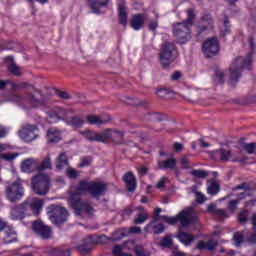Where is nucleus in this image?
<instances>
[{"label": "nucleus", "mask_w": 256, "mask_h": 256, "mask_svg": "<svg viewBox=\"0 0 256 256\" xmlns=\"http://www.w3.org/2000/svg\"><path fill=\"white\" fill-rule=\"evenodd\" d=\"M105 191H107V185L101 182H87L82 180L79 185L70 187L68 205L74 209L75 214L79 217H84V215L91 217L95 213V210L88 203L83 202L79 196L90 193L92 197H101V195H105Z\"/></svg>", "instance_id": "1"}, {"label": "nucleus", "mask_w": 256, "mask_h": 256, "mask_svg": "<svg viewBox=\"0 0 256 256\" xmlns=\"http://www.w3.org/2000/svg\"><path fill=\"white\" fill-rule=\"evenodd\" d=\"M7 101H12L20 107H46V109H51V103L43 97L41 90L32 87V91L27 93L26 97L19 96L16 94H11Z\"/></svg>", "instance_id": "2"}, {"label": "nucleus", "mask_w": 256, "mask_h": 256, "mask_svg": "<svg viewBox=\"0 0 256 256\" xmlns=\"http://www.w3.org/2000/svg\"><path fill=\"white\" fill-rule=\"evenodd\" d=\"M188 19L186 22H179L174 24L173 35L177 43L185 45L187 41L191 40V25L195 20V12L193 10L187 11Z\"/></svg>", "instance_id": "3"}, {"label": "nucleus", "mask_w": 256, "mask_h": 256, "mask_svg": "<svg viewBox=\"0 0 256 256\" xmlns=\"http://www.w3.org/2000/svg\"><path fill=\"white\" fill-rule=\"evenodd\" d=\"M160 219L166 221L168 225H177V223H180L181 227H189V225H195L199 221L193 208H185L176 216H160Z\"/></svg>", "instance_id": "4"}, {"label": "nucleus", "mask_w": 256, "mask_h": 256, "mask_svg": "<svg viewBox=\"0 0 256 256\" xmlns=\"http://www.w3.org/2000/svg\"><path fill=\"white\" fill-rule=\"evenodd\" d=\"M251 65H253V54H249L247 58L237 57L233 60L230 66V81L233 85L241 79V73L243 69H251Z\"/></svg>", "instance_id": "5"}, {"label": "nucleus", "mask_w": 256, "mask_h": 256, "mask_svg": "<svg viewBox=\"0 0 256 256\" xmlns=\"http://www.w3.org/2000/svg\"><path fill=\"white\" fill-rule=\"evenodd\" d=\"M51 189V178L47 174H38L32 178V191L41 197L47 195Z\"/></svg>", "instance_id": "6"}, {"label": "nucleus", "mask_w": 256, "mask_h": 256, "mask_svg": "<svg viewBox=\"0 0 256 256\" xmlns=\"http://www.w3.org/2000/svg\"><path fill=\"white\" fill-rule=\"evenodd\" d=\"M75 113L73 108H61L56 106L52 108L50 111L46 112L48 123H57V121H65V123H69V117Z\"/></svg>", "instance_id": "7"}, {"label": "nucleus", "mask_w": 256, "mask_h": 256, "mask_svg": "<svg viewBox=\"0 0 256 256\" xmlns=\"http://www.w3.org/2000/svg\"><path fill=\"white\" fill-rule=\"evenodd\" d=\"M6 197L8 201H11V203L20 201V199H23V197H25V188H23V184L21 183V180L12 182L7 186Z\"/></svg>", "instance_id": "8"}, {"label": "nucleus", "mask_w": 256, "mask_h": 256, "mask_svg": "<svg viewBox=\"0 0 256 256\" xmlns=\"http://www.w3.org/2000/svg\"><path fill=\"white\" fill-rule=\"evenodd\" d=\"M175 44L166 43L162 48V52L160 53V63L162 67L167 68L169 65L175 61Z\"/></svg>", "instance_id": "9"}, {"label": "nucleus", "mask_w": 256, "mask_h": 256, "mask_svg": "<svg viewBox=\"0 0 256 256\" xmlns=\"http://www.w3.org/2000/svg\"><path fill=\"white\" fill-rule=\"evenodd\" d=\"M65 168H66V175L70 179H77V177H79L80 172L69 167V160L67 158V154L61 153L57 158L56 169H58V171H61V169H65Z\"/></svg>", "instance_id": "10"}, {"label": "nucleus", "mask_w": 256, "mask_h": 256, "mask_svg": "<svg viewBox=\"0 0 256 256\" xmlns=\"http://www.w3.org/2000/svg\"><path fill=\"white\" fill-rule=\"evenodd\" d=\"M26 213L31 211V215H39L43 209V200L39 198H28L23 204Z\"/></svg>", "instance_id": "11"}, {"label": "nucleus", "mask_w": 256, "mask_h": 256, "mask_svg": "<svg viewBox=\"0 0 256 256\" xmlns=\"http://www.w3.org/2000/svg\"><path fill=\"white\" fill-rule=\"evenodd\" d=\"M53 215L50 216V221L55 223V225H61V223H65L67 221V217H69V212L65 207L61 206H52Z\"/></svg>", "instance_id": "12"}, {"label": "nucleus", "mask_w": 256, "mask_h": 256, "mask_svg": "<svg viewBox=\"0 0 256 256\" xmlns=\"http://www.w3.org/2000/svg\"><path fill=\"white\" fill-rule=\"evenodd\" d=\"M202 51L205 57H213L219 53V41L217 38H210L203 43Z\"/></svg>", "instance_id": "13"}, {"label": "nucleus", "mask_w": 256, "mask_h": 256, "mask_svg": "<svg viewBox=\"0 0 256 256\" xmlns=\"http://www.w3.org/2000/svg\"><path fill=\"white\" fill-rule=\"evenodd\" d=\"M32 229L36 235L42 239H51V228L42 222L36 221L32 224Z\"/></svg>", "instance_id": "14"}, {"label": "nucleus", "mask_w": 256, "mask_h": 256, "mask_svg": "<svg viewBox=\"0 0 256 256\" xmlns=\"http://www.w3.org/2000/svg\"><path fill=\"white\" fill-rule=\"evenodd\" d=\"M19 137L23 141H35L37 137V129L34 126L26 125L19 131Z\"/></svg>", "instance_id": "15"}, {"label": "nucleus", "mask_w": 256, "mask_h": 256, "mask_svg": "<svg viewBox=\"0 0 256 256\" xmlns=\"http://www.w3.org/2000/svg\"><path fill=\"white\" fill-rule=\"evenodd\" d=\"M161 216H155L153 220L145 227L146 233H154V235H161L165 231V226L159 223Z\"/></svg>", "instance_id": "16"}, {"label": "nucleus", "mask_w": 256, "mask_h": 256, "mask_svg": "<svg viewBox=\"0 0 256 256\" xmlns=\"http://www.w3.org/2000/svg\"><path fill=\"white\" fill-rule=\"evenodd\" d=\"M21 169L24 173H33L39 171V160L29 158L22 162Z\"/></svg>", "instance_id": "17"}, {"label": "nucleus", "mask_w": 256, "mask_h": 256, "mask_svg": "<svg viewBox=\"0 0 256 256\" xmlns=\"http://www.w3.org/2000/svg\"><path fill=\"white\" fill-rule=\"evenodd\" d=\"M27 215H31V213L25 210V206L23 204L12 208L10 213V217L13 221H19L21 219H25V216Z\"/></svg>", "instance_id": "18"}, {"label": "nucleus", "mask_w": 256, "mask_h": 256, "mask_svg": "<svg viewBox=\"0 0 256 256\" xmlns=\"http://www.w3.org/2000/svg\"><path fill=\"white\" fill-rule=\"evenodd\" d=\"M111 121L110 115H102V116H95V115H88L87 116V123L89 125H106Z\"/></svg>", "instance_id": "19"}, {"label": "nucleus", "mask_w": 256, "mask_h": 256, "mask_svg": "<svg viewBox=\"0 0 256 256\" xmlns=\"http://www.w3.org/2000/svg\"><path fill=\"white\" fill-rule=\"evenodd\" d=\"M46 137L48 143H59V141H61V130L57 128H49Z\"/></svg>", "instance_id": "20"}, {"label": "nucleus", "mask_w": 256, "mask_h": 256, "mask_svg": "<svg viewBox=\"0 0 256 256\" xmlns=\"http://www.w3.org/2000/svg\"><path fill=\"white\" fill-rule=\"evenodd\" d=\"M117 4L120 23H122V25H127V8L125 7V0H117Z\"/></svg>", "instance_id": "21"}, {"label": "nucleus", "mask_w": 256, "mask_h": 256, "mask_svg": "<svg viewBox=\"0 0 256 256\" xmlns=\"http://www.w3.org/2000/svg\"><path fill=\"white\" fill-rule=\"evenodd\" d=\"M124 182L126 183L128 191H135L137 189V179H135V175H133V173H126L124 175Z\"/></svg>", "instance_id": "22"}, {"label": "nucleus", "mask_w": 256, "mask_h": 256, "mask_svg": "<svg viewBox=\"0 0 256 256\" xmlns=\"http://www.w3.org/2000/svg\"><path fill=\"white\" fill-rule=\"evenodd\" d=\"M130 25L132 29H134V31H140L143 25H145V15L143 14L134 15Z\"/></svg>", "instance_id": "23"}, {"label": "nucleus", "mask_w": 256, "mask_h": 256, "mask_svg": "<svg viewBox=\"0 0 256 256\" xmlns=\"http://www.w3.org/2000/svg\"><path fill=\"white\" fill-rule=\"evenodd\" d=\"M92 13H100L101 8L107 6L109 0H88Z\"/></svg>", "instance_id": "24"}, {"label": "nucleus", "mask_w": 256, "mask_h": 256, "mask_svg": "<svg viewBox=\"0 0 256 256\" xmlns=\"http://www.w3.org/2000/svg\"><path fill=\"white\" fill-rule=\"evenodd\" d=\"M217 248V240L210 239L207 242L200 241L197 245V249L203 250L207 249L208 251H213Z\"/></svg>", "instance_id": "25"}, {"label": "nucleus", "mask_w": 256, "mask_h": 256, "mask_svg": "<svg viewBox=\"0 0 256 256\" xmlns=\"http://www.w3.org/2000/svg\"><path fill=\"white\" fill-rule=\"evenodd\" d=\"M5 63L8 64V71H10L12 75H21V70L19 69L15 61H13L12 56H8L7 58H5Z\"/></svg>", "instance_id": "26"}, {"label": "nucleus", "mask_w": 256, "mask_h": 256, "mask_svg": "<svg viewBox=\"0 0 256 256\" xmlns=\"http://www.w3.org/2000/svg\"><path fill=\"white\" fill-rule=\"evenodd\" d=\"M177 239L178 241H180V243H182V245H185L186 247H188V245H191V243L195 241V238L193 236H191L189 233L184 232H179V234L177 235Z\"/></svg>", "instance_id": "27"}, {"label": "nucleus", "mask_w": 256, "mask_h": 256, "mask_svg": "<svg viewBox=\"0 0 256 256\" xmlns=\"http://www.w3.org/2000/svg\"><path fill=\"white\" fill-rule=\"evenodd\" d=\"M81 135H84L85 139H87V141H95L97 143H101V139H100V132H95V131H83L80 132Z\"/></svg>", "instance_id": "28"}, {"label": "nucleus", "mask_w": 256, "mask_h": 256, "mask_svg": "<svg viewBox=\"0 0 256 256\" xmlns=\"http://www.w3.org/2000/svg\"><path fill=\"white\" fill-rule=\"evenodd\" d=\"M176 166H177V160L175 158H169L166 161L158 162L159 169H175Z\"/></svg>", "instance_id": "29"}, {"label": "nucleus", "mask_w": 256, "mask_h": 256, "mask_svg": "<svg viewBox=\"0 0 256 256\" xmlns=\"http://www.w3.org/2000/svg\"><path fill=\"white\" fill-rule=\"evenodd\" d=\"M220 188L219 184L215 180H209L207 183V193L208 195H217L219 193Z\"/></svg>", "instance_id": "30"}, {"label": "nucleus", "mask_w": 256, "mask_h": 256, "mask_svg": "<svg viewBox=\"0 0 256 256\" xmlns=\"http://www.w3.org/2000/svg\"><path fill=\"white\" fill-rule=\"evenodd\" d=\"M100 133V143H105L106 141H113V136L116 133L113 132V129H106Z\"/></svg>", "instance_id": "31"}, {"label": "nucleus", "mask_w": 256, "mask_h": 256, "mask_svg": "<svg viewBox=\"0 0 256 256\" xmlns=\"http://www.w3.org/2000/svg\"><path fill=\"white\" fill-rule=\"evenodd\" d=\"M123 237H127V228L116 230L110 237V241H121Z\"/></svg>", "instance_id": "32"}, {"label": "nucleus", "mask_w": 256, "mask_h": 256, "mask_svg": "<svg viewBox=\"0 0 256 256\" xmlns=\"http://www.w3.org/2000/svg\"><path fill=\"white\" fill-rule=\"evenodd\" d=\"M158 245L163 249H171V247H173V239L171 236L167 235L161 239V242Z\"/></svg>", "instance_id": "33"}, {"label": "nucleus", "mask_w": 256, "mask_h": 256, "mask_svg": "<svg viewBox=\"0 0 256 256\" xmlns=\"http://www.w3.org/2000/svg\"><path fill=\"white\" fill-rule=\"evenodd\" d=\"M66 123L71 127H83V124L85 123V121H83V118L79 116H74L70 121L68 120V122Z\"/></svg>", "instance_id": "34"}, {"label": "nucleus", "mask_w": 256, "mask_h": 256, "mask_svg": "<svg viewBox=\"0 0 256 256\" xmlns=\"http://www.w3.org/2000/svg\"><path fill=\"white\" fill-rule=\"evenodd\" d=\"M216 157H219L220 161L225 163V161L229 160V157H231V152L229 150H219L216 152Z\"/></svg>", "instance_id": "35"}, {"label": "nucleus", "mask_w": 256, "mask_h": 256, "mask_svg": "<svg viewBox=\"0 0 256 256\" xmlns=\"http://www.w3.org/2000/svg\"><path fill=\"white\" fill-rule=\"evenodd\" d=\"M91 243H93V241H91V236H89L88 242L77 246V250L80 251V253H89V251H91Z\"/></svg>", "instance_id": "36"}, {"label": "nucleus", "mask_w": 256, "mask_h": 256, "mask_svg": "<svg viewBox=\"0 0 256 256\" xmlns=\"http://www.w3.org/2000/svg\"><path fill=\"white\" fill-rule=\"evenodd\" d=\"M50 95H56V97H60L61 99H69L68 92H59L55 88H50L49 90Z\"/></svg>", "instance_id": "37"}, {"label": "nucleus", "mask_w": 256, "mask_h": 256, "mask_svg": "<svg viewBox=\"0 0 256 256\" xmlns=\"http://www.w3.org/2000/svg\"><path fill=\"white\" fill-rule=\"evenodd\" d=\"M147 219H149V216L146 213H140L136 215L134 223H136V225H143Z\"/></svg>", "instance_id": "38"}, {"label": "nucleus", "mask_w": 256, "mask_h": 256, "mask_svg": "<svg viewBox=\"0 0 256 256\" xmlns=\"http://www.w3.org/2000/svg\"><path fill=\"white\" fill-rule=\"evenodd\" d=\"M243 237H245V232H237L234 234V245L235 247H240L243 243Z\"/></svg>", "instance_id": "39"}, {"label": "nucleus", "mask_w": 256, "mask_h": 256, "mask_svg": "<svg viewBox=\"0 0 256 256\" xmlns=\"http://www.w3.org/2000/svg\"><path fill=\"white\" fill-rule=\"evenodd\" d=\"M45 169H51V160L49 158L39 162L38 171H43Z\"/></svg>", "instance_id": "40"}, {"label": "nucleus", "mask_w": 256, "mask_h": 256, "mask_svg": "<svg viewBox=\"0 0 256 256\" xmlns=\"http://www.w3.org/2000/svg\"><path fill=\"white\" fill-rule=\"evenodd\" d=\"M231 28L229 27V20L224 19L223 26L220 28V33L225 37V35H228L230 33Z\"/></svg>", "instance_id": "41"}, {"label": "nucleus", "mask_w": 256, "mask_h": 256, "mask_svg": "<svg viewBox=\"0 0 256 256\" xmlns=\"http://www.w3.org/2000/svg\"><path fill=\"white\" fill-rule=\"evenodd\" d=\"M134 253H136V256H151L149 251L145 250L143 246H136Z\"/></svg>", "instance_id": "42"}, {"label": "nucleus", "mask_w": 256, "mask_h": 256, "mask_svg": "<svg viewBox=\"0 0 256 256\" xmlns=\"http://www.w3.org/2000/svg\"><path fill=\"white\" fill-rule=\"evenodd\" d=\"M190 175L197 177V179H205V177H207V172L204 170H192Z\"/></svg>", "instance_id": "43"}, {"label": "nucleus", "mask_w": 256, "mask_h": 256, "mask_svg": "<svg viewBox=\"0 0 256 256\" xmlns=\"http://www.w3.org/2000/svg\"><path fill=\"white\" fill-rule=\"evenodd\" d=\"M124 251H135V247H137V245H135V241H127L122 245Z\"/></svg>", "instance_id": "44"}, {"label": "nucleus", "mask_w": 256, "mask_h": 256, "mask_svg": "<svg viewBox=\"0 0 256 256\" xmlns=\"http://www.w3.org/2000/svg\"><path fill=\"white\" fill-rule=\"evenodd\" d=\"M215 215L218 217V219H227L229 217V213L227 212V210L223 209L215 210Z\"/></svg>", "instance_id": "45"}, {"label": "nucleus", "mask_w": 256, "mask_h": 256, "mask_svg": "<svg viewBox=\"0 0 256 256\" xmlns=\"http://www.w3.org/2000/svg\"><path fill=\"white\" fill-rule=\"evenodd\" d=\"M225 80V73L223 72V70H217L215 73V81L216 83H223V81Z\"/></svg>", "instance_id": "46"}, {"label": "nucleus", "mask_w": 256, "mask_h": 256, "mask_svg": "<svg viewBox=\"0 0 256 256\" xmlns=\"http://www.w3.org/2000/svg\"><path fill=\"white\" fill-rule=\"evenodd\" d=\"M244 149L246 153L249 155H253V153H256V144L255 143H248L244 146Z\"/></svg>", "instance_id": "47"}, {"label": "nucleus", "mask_w": 256, "mask_h": 256, "mask_svg": "<svg viewBox=\"0 0 256 256\" xmlns=\"http://www.w3.org/2000/svg\"><path fill=\"white\" fill-rule=\"evenodd\" d=\"M17 157H19V154L15 153V154H1L0 158L3 159L4 161H13L14 159H17Z\"/></svg>", "instance_id": "48"}, {"label": "nucleus", "mask_w": 256, "mask_h": 256, "mask_svg": "<svg viewBox=\"0 0 256 256\" xmlns=\"http://www.w3.org/2000/svg\"><path fill=\"white\" fill-rule=\"evenodd\" d=\"M141 233V227L133 226L131 228H127V235H139Z\"/></svg>", "instance_id": "49"}, {"label": "nucleus", "mask_w": 256, "mask_h": 256, "mask_svg": "<svg viewBox=\"0 0 256 256\" xmlns=\"http://www.w3.org/2000/svg\"><path fill=\"white\" fill-rule=\"evenodd\" d=\"M195 196H196V201L197 203H205L207 201V198L205 197V195L199 191H195Z\"/></svg>", "instance_id": "50"}, {"label": "nucleus", "mask_w": 256, "mask_h": 256, "mask_svg": "<svg viewBox=\"0 0 256 256\" xmlns=\"http://www.w3.org/2000/svg\"><path fill=\"white\" fill-rule=\"evenodd\" d=\"M237 205H239V200H232L229 202L228 209L231 213H234L237 210Z\"/></svg>", "instance_id": "51"}, {"label": "nucleus", "mask_w": 256, "mask_h": 256, "mask_svg": "<svg viewBox=\"0 0 256 256\" xmlns=\"http://www.w3.org/2000/svg\"><path fill=\"white\" fill-rule=\"evenodd\" d=\"M55 255L58 256H71V250L66 249V250H61V249H57L55 250Z\"/></svg>", "instance_id": "52"}, {"label": "nucleus", "mask_w": 256, "mask_h": 256, "mask_svg": "<svg viewBox=\"0 0 256 256\" xmlns=\"http://www.w3.org/2000/svg\"><path fill=\"white\" fill-rule=\"evenodd\" d=\"M123 251H125L123 246H115L112 250V253L113 255L121 256L123 254Z\"/></svg>", "instance_id": "53"}, {"label": "nucleus", "mask_w": 256, "mask_h": 256, "mask_svg": "<svg viewBox=\"0 0 256 256\" xmlns=\"http://www.w3.org/2000/svg\"><path fill=\"white\" fill-rule=\"evenodd\" d=\"M247 215H248V212L246 210H243L242 212H240L238 215L239 223H245V221H247Z\"/></svg>", "instance_id": "54"}, {"label": "nucleus", "mask_w": 256, "mask_h": 256, "mask_svg": "<svg viewBox=\"0 0 256 256\" xmlns=\"http://www.w3.org/2000/svg\"><path fill=\"white\" fill-rule=\"evenodd\" d=\"M114 134L112 136V141H121V139H123V132L118 131V130H113Z\"/></svg>", "instance_id": "55"}, {"label": "nucleus", "mask_w": 256, "mask_h": 256, "mask_svg": "<svg viewBox=\"0 0 256 256\" xmlns=\"http://www.w3.org/2000/svg\"><path fill=\"white\" fill-rule=\"evenodd\" d=\"M167 177L163 176L157 183L156 187L157 189H163L165 188V185L167 184Z\"/></svg>", "instance_id": "56"}, {"label": "nucleus", "mask_w": 256, "mask_h": 256, "mask_svg": "<svg viewBox=\"0 0 256 256\" xmlns=\"http://www.w3.org/2000/svg\"><path fill=\"white\" fill-rule=\"evenodd\" d=\"M239 189H242L243 192L241 193V195H249V190H247V184H241V185H238L236 186L235 190H239Z\"/></svg>", "instance_id": "57"}, {"label": "nucleus", "mask_w": 256, "mask_h": 256, "mask_svg": "<svg viewBox=\"0 0 256 256\" xmlns=\"http://www.w3.org/2000/svg\"><path fill=\"white\" fill-rule=\"evenodd\" d=\"M180 163L184 167V169H189V158L187 156H183L180 159Z\"/></svg>", "instance_id": "58"}, {"label": "nucleus", "mask_w": 256, "mask_h": 256, "mask_svg": "<svg viewBox=\"0 0 256 256\" xmlns=\"http://www.w3.org/2000/svg\"><path fill=\"white\" fill-rule=\"evenodd\" d=\"M10 149H13L11 144L0 143V153H3V151H10Z\"/></svg>", "instance_id": "59"}, {"label": "nucleus", "mask_w": 256, "mask_h": 256, "mask_svg": "<svg viewBox=\"0 0 256 256\" xmlns=\"http://www.w3.org/2000/svg\"><path fill=\"white\" fill-rule=\"evenodd\" d=\"M91 164L90 158H83L81 163L79 164V167H87Z\"/></svg>", "instance_id": "60"}, {"label": "nucleus", "mask_w": 256, "mask_h": 256, "mask_svg": "<svg viewBox=\"0 0 256 256\" xmlns=\"http://www.w3.org/2000/svg\"><path fill=\"white\" fill-rule=\"evenodd\" d=\"M156 94L158 95V97H160L161 99H165L166 95H167V90L165 89H159L157 90Z\"/></svg>", "instance_id": "61"}, {"label": "nucleus", "mask_w": 256, "mask_h": 256, "mask_svg": "<svg viewBox=\"0 0 256 256\" xmlns=\"http://www.w3.org/2000/svg\"><path fill=\"white\" fill-rule=\"evenodd\" d=\"M173 149L174 151L176 152H179V151H183V144L179 143V142H175L173 144Z\"/></svg>", "instance_id": "62"}, {"label": "nucleus", "mask_w": 256, "mask_h": 256, "mask_svg": "<svg viewBox=\"0 0 256 256\" xmlns=\"http://www.w3.org/2000/svg\"><path fill=\"white\" fill-rule=\"evenodd\" d=\"M158 26H159V23L157 21H152L149 23L150 31H155Z\"/></svg>", "instance_id": "63"}, {"label": "nucleus", "mask_w": 256, "mask_h": 256, "mask_svg": "<svg viewBox=\"0 0 256 256\" xmlns=\"http://www.w3.org/2000/svg\"><path fill=\"white\" fill-rule=\"evenodd\" d=\"M171 79L172 81H179V79H181V72H174L171 75Z\"/></svg>", "instance_id": "64"}]
</instances>
